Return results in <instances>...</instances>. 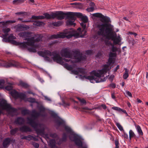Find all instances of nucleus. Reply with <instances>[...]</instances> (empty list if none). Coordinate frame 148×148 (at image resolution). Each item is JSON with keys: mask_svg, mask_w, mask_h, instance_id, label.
Returning a JSON list of instances; mask_svg holds the SVG:
<instances>
[{"mask_svg": "<svg viewBox=\"0 0 148 148\" xmlns=\"http://www.w3.org/2000/svg\"><path fill=\"white\" fill-rule=\"evenodd\" d=\"M18 35L20 37L25 38L24 40L27 41L21 42V46L27 49L29 51L36 52L37 50L41 48L40 45L34 44L35 42L42 40V37L40 34H36L32 32H20Z\"/></svg>", "mask_w": 148, "mask_h": 148, "instance_id": "nucleus-1", "label": "nucleus"}, {"mask_svg": "<svg viewBox=\"0 0 148 148\" xmlns=\"http://www.w3.org/2000/svg\"><path fill=\"white\" fill-rule=\"evenodd\" d=\"M114 61L113 58H109L107 62L108 64L104 65L102 69L98 70L97 72L95 71H92L90 73V75H84L83 77L88 79L91 83H93L105 81L107 78L105 77L103 79L102 78L103 77L104 74L110 69V68L109 69V66L111 63H114Z\"/></svg>", "mask_w": 148, "mask_h": 148, "instance_id": "nucleus-2", "label": "nucleus"}, {"mask_svg": "<svg viewBox=\"0 0 148 148\" xmlns=\"http://www.w3.org/2000/svg\"><path fill=\"white\" fill-rule=\"evenodd\" d=\"M40 111L39 112H37L36 110H33L32 111V117H34V119L32 118H27L28 123L32 126L36 131L38 135H44V130L45 126L43 124H39L36 121V118L37 117L41 116H44V114H41L42 112L44 113L45 110V108L42 106H40L39 108Z\"/></svg>", "mask_w": 148, "mask_h": 148, "instance_id": "nucleus-3", "label": "nucleus"}, {"mask_svg": "<svg viewBox=\"0 0 148 148\" xmlns=\"http://www.w3.org/2000/svg\"><path fill=\"white\" fill-rule=\"evenodd\" d=\"M60 54L62 57L66 58H73L72 54L74 55L73 58L76 59V61L79 62L85 60L86 59L85 56H82L78 50H75L71 52L67 48L62 49L60 52Z\"/></svg>", "mask_w": 148, "mask_h": 148, "instance_id": "nucleus-4", "label": "nucleus"}, {"mask_svg": "<svg viewBox=\"0 0 148 148\" xmlns=\"http://www.w3.org/2000/svg\"><path fill=\"white\" fill-rule=\"evenodd\" d=\"M97 34L99 35L103 36L104 35V31L105 30L106 33L108 35L110 34L111 36L112 33H114L113 32V26L110 24L107 23H100L97 25Z\"/></svg>", "mask_w": 148, "mask_h": 148, "instance_id": "nucleus-5", "label": "nucleus"}, {"mask_svg": "<svg viewBox=\"0 0 148 148\" xmlns=\"http://www.w3.org/2000/svg\"><path fill=\"white\" fill-rule=\"evenodd\" d=\"M64 128L65 130L67 133L71 134L69 137L70 139L73 141L77 146L79 147L82 146L83 144L81 140V137L77 134H73L70 127L67 126H65Z\"/></svg>", "mask_w": 148, "mask_h": 148, "instance_id": "nucleus-6", "label": "nucleus"}, {"mask_svg": "<svg viewBox=\"0 0 148 148\" xmlns=\"http://www.w3.org/2000/svg\"><path fill=\"white\" fill-rule=\"evenodd\" d=\"M73 28L68 29L64 30L63 32L59 34L52 35L50 37V39L57 38H70L73 36Z\"/></svg>", "mask_w": 148, "mask_h": 148, "instance_id": "nucleus-7", "label": "nucleus"}, {"mask_svg": "<svg viewBox=\"0 0 148 148\" xmlns=\"http://www.w3.org/2000/svg\"><path fill=\"white\" fill-rule=\"evenodd\" d=\"M38 53L39 56L47 60H48V56H52V58L55 62H56L60 56L59 53L57 51L51 52L49 51L45 50L43 51H38Z\"/></svg>", "mask_w": 148, "mask_h": 148, "instance_id": "nucleus-8", "label": "nucleus"}, {"mask_svg": "<svg viewBox=\"0 0 148 148\" xmlns=\"http://www.w3.org/2000/svg\"><path fill=\"white\" fill-rule=\"evenodd\" d=\"M66 18L68 19L66 21L67 25H73L75 26V24L74 23L76 18L77 16H80L82 15L81 13L69 12V14Z\"/></svg>", "mask_w": 148, "mask_h": 148, "instance_id": "nucleus-9", "label": "nucleus"}, {"mask_svg": "<svg viewBox=\"0 0 148 148\" xmlns=\"http://www.w3.org/2000/svg\"><path fill=\"white\" fill-rule=\"evenodd\" d=\"M0 66H4L6 68H8L12 66L18 68L22 67L20 63L13 60L9 61L8 62L5 61L0 62Z\"/></svg>", "mask_w": 148, "mask_h": 148, "instance_id": "nucleus-10", "label": "nucleus"}, {"mask_svg": "<svg viewBox=\"0 0 148 148\" xmlns=\"http://www.w3.org/2000/svg\"><path fill=\"white\" fill-rule=\"evenodd\" d=\"M69 12L64 13L61 11H57L54 12L52 16L54 18H56L58 20H62L64 18L65 16L66 17L68 15L69 16L70 15L69 14Z\"/></svg>", "mask_w": 148, "mask_h": 148, "instance_id": "nucleus-11", "label": "nucleus"}, {"mask_svg": "<svg viewBox=\"0 0 148 148\" xmlns=\"http://www.w3.org/2000/svg\"><path fill=\"white\" fill-rule=\"evenodd\" d=\"M82 15L80 16H77V17L80 18L81 19V20L82 21V22L80 23L81 26L83 28V30L82 31V32H84V35L82 36V37H83L84 36L86 35V31L85 30L86 28V25L85 23L87 22L88 21V18L86 16H84L82 15V13H81Z\"/></svg>", "mask_w": 148, "mask_h": 148, "instance_id": "nucleus-12", "label": "nucleus"}, {"mask_svg": "<svg viewBox=\"0 0 148 148\" xmlns=\"http://www.w3.org/2000/svg\"><path fill=\"white\" fill-rule=\"evenodd\" d=\"M56 62L64 66V67L68 70L72 71V70H73V67L71 65H68L63 61V58L60 56V55Z\"/></svg>", "mask_w": 148, "mask_h": 148, "instance_id": "nucleus-13", "label": "nucleus"}, {"mask_svg": "<svg viewBox=\"0 0 148 148\" xmlns=\"http://www.w3.org/2000/svg\"><path fill=\"white\" fill-rule=\"evenodd\" d=\"M56 62L64 66V67L68 70L72 71V70H73V67L71 65H68L63 61V58L60 56V55Z\"/></svg>", "mask_w": 148, "mask_h": 148, "instance_id": "nucleus-14", "label": "nucleus"}, {"mask_svg": "<svg viewBox=\"0 0 148 148\" xmlns=\"http://www.w3.org/2000/svg\"><path fill=\"white\" fill-rule=\"evenodd\" d=\"M110 38L113 41L115 45L118 44L121 41L120 36L119 35L117 36L115 32L112 33Z\"/></svg>", "mask_w": 148, "mask_h": 148, "instance_id": "nucleus-15", "label": "nucleus"}, {"mask_svg": "<svg viewBox=\"0 0 148 148\" xmlns=\"http://www.w3.org/2000/svg\"><path fill=\"white\" fill-rule=\"evenodd\" d=\"M16 31L17 32L27 30L29 28V27L25 25L19 24L16 26Z\"/></svg>", "mask_w": 148, "mask_h": 148, "instance_id": "nucleus-16", "label": "nucleus"}, {"mask_svg": "<svg viewBox=\"0 0 148 148\" xmlns=\"http://www.w3.org/2000/svg\"><path fill=\"white\" fill-rule=\"evenodd\" d=\"M72 73L75 75H78L79 73L83 75H84L86 73V69H85L77 68L76 70H72Z\"/></svg>", "mask_w": 148, "mask_h": 148, "instance_id": "nucleus-17", "label": "nucleus"}, {"mask_svg": "<svg viewBox=\"0 0 148 148\" xmlns=\"http://www.w3.org/2000/svg\"><path fill=\"white\" fill-rule=\"evenodd\" d=\"M25 120L21 117L17 118L14 121V123L18 125H21L25 123Z\"/></svg>", "mask_w": 148, "mask_h": 148, "instance_id": "nucleus-18", "label": "nucleus"}, {"mask_svg": "<svg viewBox=\"0 0 148 148\" xmlns=\"http://www.w3.org/2000/svg\"><path fill=\"white\" fill-rule=\"evenodd\" d=\"M19 130L20 131L22 132H27L32 131L31 129L29 127L26 125H24L20 127Z\"/></svg>", "mask_w": 148, "mask_h": 148, "instance_id": "nucleus-19", "label": "nucleus"}, {"mask_svg": "<svg viewBox=\"0 0 148 148\" xmlns=\"http://www.w3.org/2000/svg\"><path fill=\"white\" fill-rule=\"evenodd\" d=\"M11 141V139L10 138H5L3 141V147L5 148L8 147L10 144V143Z\"/></svg>", "mask_w": 148, "mask_h": 148, "instance_id": "nucleus-20", "label": "nucleus"}, {"mask_svg": "<svg viewBox=\"0 0 148 148\" xmlns=\"http://www.w3.org/2000/svg\"><path fill=\"white\" fill-rule=\"evenodd\" d=\"M54 14V12H52L51 14H49L47 13H45L43 14L44 16H42L44 17V19L46 18L47 19H50L52 18L54 19V17L52 16L53 14Z\"/></svg>", "mask_w": 148, "mask_h": 148, "instance_id": "nucleus-21", "label": "nucleus"}, {"mask_svg": "<svg viewBox=\"0 0 148 148\" xmlns=\"http://www.w3.org/2000/svg\"><path fill=\"white\" fill-rule=\"evenodd\" d=\"M21 114L23 115H26L27 114H31L32 115V112H31L30 111L28 110H22L21 111ZM28 118H29V117H28ZM29 118H32V119H34V117H32V116H31V118L29 117ZM27 121L28 120H27ZM27 123L29 124L28 123V121H27Z\"/></svg>", "mask_w": 148, "mask_h": 148, "instance_id": "nucleus-22", "label": "nucleus"}, {"mask_svg": "<svg viewBox=\"0 0 148 148\" xmlns=\"http://www.w3.org/2000/svg\"><path fill=\"white\" fill-rule=\"evenodd\" d=\"M18 85L25 88H28L29 86L28 84L22 81L19 82Z\"/></svg>", "mask_w": 148, "mask_h": 148, "instance_id": "nucleus-23", "label": "nucleus"}, {"mask_svg": "<svg viewBox=\"0 0 148 148\" xmlns=\"http://www.w3.org/2000/svg\"><path fill=\"white\" fill-rule=\"evenodd\" d=\"M101 18L100 21L101 22H105L106 23H108L110 20V19L108 17L106 16H104L103 15Z\"/></svg>", "mask_w": 148, "mask_h": 148, "instance_id": "nucleus-24", "label": "nucleus"}, {"mask_svg": "<svg viewBox=\"0 0 148 148\" xmlns=\"http://www.w3.org/2000/svg\"><path fill=\"white\" fill-rule=\"evenodd\" d=\"M16 22L15 20H8L5 21L1 22V23H2L3 25H6L10 23H13Z\"/></svg>", "mask_w": 148, "mask_h": 148, "instance_id": "nucleus-25", "label": "nucleus"}, {"mask_svg": "<svg viewBox=\"0 0 148 148\" xmlns=\"http://www.w3.org/2000/svg\"><path fill=\"white\" fill-rule=\"evenodd\" d=\"M136 127L138 134L140 135H143V133L139 125H137Z\"/></svg>", "mask_w": 148, "mask_h": 148, "instance_id": "nucleus-26", "label": "nucleus"}, {"mask_svg": "<svg viewBox=\"0 0 148 148\" xmlns=\"http://www.w3.org/2000/svg\"><path fill=\"white\" fill-rule=\"evenodd\" d=\"M62 23L63 22L62 21H58L57 22H53L52 25L54 26L58 27L61 25Z\"/></svg>", "mask_w": 148, "mask_h": 148, "instance_id": "nucleus-27", "label": "nucleus"}, {"mask_svg": "<svg viewBox=\"0 0 148 148\" xmlns=\"http://www.w3.org/2000/svg\"><path fill=\"white\" fill-rule=\"evenodd\" d=\"M44 23L42 22H40L39 21H36L34 22L33 23L34 25L37 26H40L43 25Z\"/></svg>", "mask_w": 148, "mask_h": 148, "instance_id": "nucleus-28", "label": "nucleus"}, {"mask_svg": "<svg viewBox=\"0 0 148 148\" xmlns=\"http://www.w3.org/2000/svg\"><path fill=\"white\" fill-rule=\"evenodd\" d=\"M125 72L123 76V78L124 79H126L129 76L128 71L126 68H125Z\"/></svg>", "mask_w": 148, "mask_h": 148, "instance_id": "nucleus-29", "label": "nucleus"}, {"mask_svg": "<svg viewBox=\"0 0 148 148\" xmlns=\"http://www.w3.org/2000/svg\"><path fill=\"white\" fill-rule=\"evenodd\" d=\"M12 95L16 98H18L19 93L16 91H12Z\"/></svg>", "mask_w": 148, "mask_h": 148, "instance_id": "nucleus-30", "label": "nucleus"}, {"mask_svg": "<svg viewBox=\"0 0 148 148\" xmlns=\"http://www.w3.org/2000/svg\"><path fill=\"white\" fill-rule=\"evenodd\" d=\"M129 138L131 140V138L135 136V134L134 132L132 130H130L129 132Z\"/></svg>", "mask_w": 148, "mask_h": 148, "instance_id": "nucleus-31", "label": "nucleus"}, {"mask_svg": "<svg viewBox=\"0 0 148 148\" xmlns=\"http://www.w3.org/2000/svg\"><path fill=\"white\" fill-rule=\"evenodd\" d=\"M25 1V0H14L13 1V3L14 4H18L23 3Z\"/></svg>", "mask_w": 148, "mask_h": 148, "instance_id": "nucleus-32", "label": "nucleus"}, {"mask_svg": "<svg viewBox=\"0 0 148 148\" xmlns=\"http://www.w3.org/2000/svg\"><path fill=\"white\" fill-rule=\"evenodd\" d=\"M32 18L34 19H44V17L42 16H33L32 17Z\"/></svg>", "mask_w": 148, "mask_h": 148, "instance_id": "nucleus-33", "label": "nucleus"}, {"mask_svg": "<svg viewBox=\"0 0 148 148\" xmlns=\"http://www.w3.org/2000/svg\"><path fill=\"white\" fill-rule=\"evenodd\" d=\"M10 31V29L9 28H3L2 29L3 32L5 34L6 36L8 35V33Z\"/></svg>", "mask_w": 148, "mask_h": 148, "instance_id": "nucleus-34", "label": "nucleus"}, {"mask_svg": "<svg viewBox=\"0 0 148 148\" xmlns=\"http://www.w3.org/2000/svg\"><path fill=\"white\" fill-rule=\"evenodd\" d=\"M12 44L16 45H19V47H20L21 48H26V47H24L21 46V42H17L15 40H13L12 41Z\"/></svg>", "mask_w": 148, "mask_h": 148, "instance_id": "nucleus-35", "label": "nucleus"}, {"mask_svg": "<svg viewBox=\"0 0 148 148\" xmlns=\"http://www.w3.org/2000/svg\"><path fill=\"white\" fill-rule=\"evenodd\" d=\"M56 142L55 140L52 139L50 140L49 145L51 147L55 146L56 143Z\"/></svg>", "mask_w": 148, "mask_h": 148, "instance_id": "nucleus-36", "label": "nucleus"}, {"mask_svg": "<svg viewBox=\"0 0 148 148\" xmlns=\"http://www.w3.org/2000/svg\"><path fill=\"white\" fill-rule=\"evenodd\" d=\"M71 4L75 5H76V7L77 8L80 9L82 8V4L81 3H71Z\"/></svg>", "mask_w": 148, "mask_h": 148, "instance_id": "nucleus-37", "label": "nucleus"}, {"mask_svg": "<svg viewBox=\"0 0 148 148\" xmlns=\"http://www.w3.org/2000/svg\"><path fill=\"white\" fill-rule=\"evenodd\" d=\"M18 128H16L10 131L11 134L14 135L18 131Z\"/></svg>", "mask_w": 148, "mask_h": 148, "instance_id": "nucleus-38", "label": "nucleus"}, {"mask_svg": "<svg viewBox=\"0 0 148 148\" xmlns=\"http://www.w3.org/2000/svg\"><path fill=\"white\" fill-rule=\"evenodd\" d=\"M26 95L25 94L21 93H19L18 98L21 99H24L25 98Z\"/></svg>", "mask_w": 148, "mask_h": 148, "instance_id": "nucleus-39", "label": "nucleus"}, {"mask_svg": "<svg viewBox=\"0 0 148 148\" xmlns=\"http://www.w3.org/2000/svg\"><path fill=\"white\" fill-rule=\"evenodd\" d=\"M92 16L94 17L101 18L102 16H103V15L100 13H96L93 14Z\"/></svg>", "mask_w": 148, "mask_h": 148, "instance_id": "nucleus-40", "label": "nucleus"}, {"mask_svg": "<svg viewBox=\"0 0 148 148\" xmlns=\"http://www.w3.org/2000/svg\"><path fill=\"white\" fill-rule=\"evenodd\" d=\"M13 87L12 85L10 84H9L8 86L5 87V89L8 90H10L12 89Z\"/></svg>", "mask_w": 148, "mask_h": 148, "instance_id": "nucleus-41", "label": "nucleus"}, {"mask_svg": "<svg viewBox=\"0 0 148 148\" xmlns=\"http://www.w3.org/2000/svg\"><path fill=\"white\" fill-rule=\"evenodd\" d=\"M116 125L119 129L121 131H123V128L121 125L119 123H116Z\"/></svg>", "mask_w": 148, "mask_h": 148, "instance_id": "nucleus-42", "label": "nucleus"}, {"mask_svg": "<svg viewBox=\"0 0 148 148\" xmlns=\"http://www.w3.org/2000/svg\"><path fill=\"white\" fill-rule=\"evenodd\" d=\"M76 59L75 61H72L70 59H66L65 58L63 59V61H65L66 62H70L71 63H75V62H77L76 61V60H77L76 59Z\"/></svg>", "mask_w": 148, "mask_h": 148, "instance_id": "nucleus-43", "label": "nucleus"}, {"mask_svg": "<svg viewBox=\"0 0 148 148\" xmlns=\"http://www.w3.org/2000/svg\"><path fill=\"white\" fill-rule=\"evenodd\" d=\"M80 33H75V30L73 29V36H74L76 38L78 37Z\"/></svg>", "mask_w": 148, "mask_h": 148, "instance_id": "nucleus-44", "label": "nucleus"}, {"mask_svg": "<svg viewBox=\"0 0 148 148\" xmlns=\"http://www.w3.org/2000/svg\"><path fill=\"white\" fill-rule=\"evenodd\" d=\"M67 136L66 133H64L63 135L62 138V141H65L67 139Z\"/></svg>", "mask_w": 148, "mask_h": 148, "instance_id": "nucleus-45", "label": "nucleus"}, {"mask_svg": "<svg viewBox=\"0 0 148 148\" xmlns=\"http://www.w3.org/2000/svg\"><path fill=\"white\" fill-rule=\"evenodd\" d=\"M57 125H63L64 123V121L62 120H58L57 122Z\"/></svg>", "mask_w": 148, "mask_h": 148, "instance_id": "nucleus-46", "label": "nucleus"}, {"mask_svg": "<svg viewBox=\"0 0 148 148\" xmlns=\"http://www.w3.org/2000/svg\"><path fill=\"white\" fill-rule=\"evenodd\" d=\"M78 99L83 104L86 103V101L84 99H82L79 98H78Z\"/></svg>", "mask_w": 148, "mask_h": 148, "instance_id": "nucleus-47", "label": "nucleus"}, {"mask_svg": "<svg viewBox=\"0 0 148 148\" xmlns=\"http://www.w3.org/2000/svg\"><path fill=\"white\" fill-rule=\"evenodd\" d=\"M94 8L93 7H90L87 8L86 10L88 12H91L93 11L94 10Z\"/></svg>", "mask_w": 148, "mask_h": 148, "instance_id": "nucleus-48", "label": "nucleus"}, {"mask_svg": "<svg viewBox=\"0 0 148 148\" xmlns=\"http://www.w3.org/2000/svg\"><path fill=\"white\" fill-rule=\"evenodd\" d=\"M109 58H113L115 57L116 56V54L115 53H112V52H110L109 53Z\"/></svg>", "mask_w": 148, "mask_h": 148, "instance_id": "nucleus-49", "label": "nucleus"}, {"mask_svg": "<svg viewBox=\"0 0 148 148\" xmlns=\"http://www.w3.org/2000/svg\"><path fill=\"white\" fill-rule=\"evenodd\" d=\"M5 84V81L4 80L1 79L0 80V87L3 86Z\"/></svg>", "mask_w": 148, "mask_h": 148, "instance_id": "nucleus-50", "label": "nucleus"}, {"mask_svg": "<svg viewBox=\"0 0 148 148\" xmlns=\"http://www.w3.org/2000/svg\"><path fill=\"white\" fill-rule=\"evenodd\" d=\"M121 110H120V111L119 112L121 113H123L125 114H126V116H128V114L126 112V111L125 110H123L121 108Z\"/></svg>", "mask_w": 148, "mask_h": 148, "instance_id": "nucleus-51", "label": "nucleus"}, {"mask_svg": "<svg viewBox=\"0 0 148 148\" xmlns=\"http://www.w3.org/2000/svg\"><path fill=\"white\" fill-rule=\"evenodd\" d=\"M112 109L113 110H114L117 111L119 112H120V110H121V108H119L117 107H112Z\"/></svg>", "mask_w": 148, "mask_h": 148, "instance_id": "nucleus-52", "label": "nucleus"}, {"mask_svg": "<svg viewBox=\"0 0 148 148\" xmlns=\"http://www.w3.org/2000/svg\"><path fill=\"white\" fill-rule=\"evenodd\" d=\"M111 50L113 52H116L117 50V48L116 47H114L113 45Z\"/></svg>", "mask_w": 148, "mask_h": 148, "instance_id": "nucleus-53", "label": "nucleus"}, {"mask_svg": "<svg viewBox=\"0 0 148 148\" xmlns=\"http://www.w3.org/2000/svg\"><path fill=\"white\" fill-rule=\"evenodd\" d=\"M115 144L116 145V146L115 148H119V146H118L119 145V141L117 140H115Z\"/></svg>", "mask_w": 148, "mask_h": 148, "instance_id": "nucleus-54", "label": "nucleus"}, {"mask_svg": "<svg viewBox=\"0 0 148 148\" xmlns=\"http://www.w3.org/2000/svg\"><path fill=\"white\" fill-rule=\"evenodd\" d=\"M93 53V51L91 50H88L86 51V53L87 55H91Z\"/></svg>", "mask_w": 148, "mask_h": 148, "instance_id": "nucleus-55", "label": "nucleus"}, {"mask_svg": "<svg viewBox=\"0 0 148 148\" xmlns=\"http://www.w3.org/2000/svg\"><path fill=\"white\" fill-rule=\"evenodd\" d=\"M32 145L36 148H38L39 147V144L35 142L33 143Z\"/></svg>", "mask_w": 148, "mask_h": 148, "instance_id": "nucleus-56", "label": "nucleus"}, {"mask_svg": "<svg viewBox=\"0 0 148 148\" xmlns=\"http://www.w3.org/2000/svg\"><path fill=\"white\" fill-rule=\"evenodd\" d=\"M28 101L31 102H34L35 101V99L34 98H29L28 99Z\"/></svg>", "mask_w": 148, "mask_h": 148, "instance_id": "nucleus-57", "label": "nucleus"}, {"mask_svg": "<svg viewBox=\"0 0 148 148\" xmlns=\"http://www.w3.org/2000/svg\"><path fill=\"white\" fill-rule=\"evenodd\" d=\"M63 106H69L70 105V104L69 103V102H63Z\"/></svg>", "mask_w": 148, "mask_h": 148, "instance_id": "nucleus-58", "label": "nucleus"}, {"mask_svg": "<svg viewBox=\"0 0 148 148\" xmlns=\"http://www.w3.org/2000/svg\"><path fill=\"white\" fill-rule=\"evenodd\" d=\"M32 136L30 135H28L27 136V140L30 141L32 139Z\"/></svg>", "mask_w": 148, "mask_h": 148, "instance_id": "nucleus-59", "label": "nucleus"}, {"mask_svg": "<svg viewBox=\"0 0 148 148\" xmlns=\"http://www.w3.org/2000/svg\"><path fill=\"white\" fill-rule=\"evenodd\" d=\"M126 94L129 97H132V93L128 91H126Z\"/></svg>", "mask_w": 148, "mask_h": 148, "instance_id": "nucleus-60", "label": "nucleus"}, {"mask_svg": "<svg viewBox=\"0 0 148 148\" xmlns=\"http://www.w3.org/2000/svg\"><path fill=\"white\" fill-rule=\"evenodd\" d=\"M16 38L15 37L13 36H9L8 37V39L9 40H10L11 39H15Z\"/></svg>", "mask_w": 148, "mask_h": 148, "instance_id": "nucleus-61", "label": "nucleus"}, {"mask_svg": "<svg viewBox=\"0 0 148 148\" xmlns=\"http://www.w3.org/2000/svg\"><path fill=\"white\" fill-rule=\"evenodd\" d=\"M89 5L90 7H93L94 8H95V4L94 2H90L89 4Z\"/></svg>", "mask_w": 148, "mask_h": 148, "instance_id": "nucleus-62", "label": "nucleus"}, {"mask_svg": "<svg viewBox=\"0 0 148 148\" xmlns=\"http://www.w3.org/2000/svg\"><path fill=\"white\" fill-rule=\"evenodd\" d=\"M129 33L130 34H133L134 35L135 37H136V36H137V33L135 32H129Z\"/></svg>", "mask_w": 148, "mask_h": 148, "instance_id": "nucleus-63", "label": "nucleus"}, {"mask_svg": "<svg viewBox=\"0 0 148 148\" xmlns=\"http://www.w3.org/2000/svg\"><path fill=\"white\" fill-rule=\"evenodd\" d=\"M123 136L124 138L126 139L128 138V136L127 134H126L125 132L124 133L123 135Z\"/></svg>", "mask_w": 148, "mask_h": 148, "instance_id": "nucleus-64", "label": "nucleus"}]
</instances>
